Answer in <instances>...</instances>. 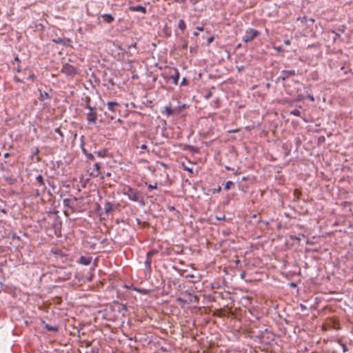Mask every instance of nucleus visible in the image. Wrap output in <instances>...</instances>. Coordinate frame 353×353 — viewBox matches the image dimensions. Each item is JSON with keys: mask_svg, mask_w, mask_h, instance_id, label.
<instances>
[{"mask_svg": "<svg viewBox=\"0 0 353 353\" xmlns=\"http://www.w3.org/2000/svg\"><path fill=\"white\" fill-rule=\"evenodd\" d=\"M90 98L89 97H85V108L89 110L87 113V121L89 124H96L97 120V114L95 109L92 108L90 104Z\"/></svg>", "mask_w": 353, "mask_h": 353, "instance_id": "obj_1", "label": "nucleus"}, {"mask_svg": "<svg viewBox=\"0 0 353 353\" xmlns=\"http://www.w3.org/2000/svg\"><path fill=\"white\" fill-rule=\"evenodd\" d=\"M259 35V32L254 28H249L245 32L242 38L243 41L245 43H250Z\"/></svg>", "mask_w": 353, "mask_h": 353, "instance_id": "obj_2", "label": "nucleus"}, {"mask_svg": "<svg viewBox=\"0 0 353 353\" xmlns=\"http://www.w3.org/2000/svg\"><path fill=\"white\" fill-rule=\"evenodd\" d=\"M123 194L126 195L128 197V199L132 201H139L140 199L139 192L137 190L133 189L129 186L124 188Z\"/></svg>", "mask_w": 353, "mask_h": 353, "instance_id": "obj_3", "label": "nucleus"}, {"mask_svg": "<svg viewBox=\"0 0 353 353\" xmlns=\"http://www.w3.org/2000/svg\"><path fill=\"white\" fill-rule=\"evenodd\" d=\"M77 71L78 69L77 68L69 63H65L61 70L62 73L70 77L74 76L77 73Z\"/></svg>", "mask_w": 353, "mask_h": 353, "instance_id": "obj_4", "label": "nucleus"}, {"mask_svg": "<svg viewBox=\"0 0 353 353\" xmlns=\"http://www.w3.org/2000/svg\"><path fill=\"white\" fill-rule=\"evenodd\" d=\"M89 175L93 178L98 176H100L101 179L105 178L104 175H101V165L99 163H95L94 164V168L90 172Z\"/></svg>", "mask_w": 353, "mask_h": 353, "instance_id": "obj_5", "label": "nucleus"}, {"mask_svg": "<svg viewBox=\"0 0 353 353\" xmlns=\"http://www.w3.org/2000/svg\"><path fill=\"white\" fill-rule=\"evenodd\" d=\"M281 73L283 74L282 77V79L285 81L286 79L289 78L290 77H294L296 74L295 70H283L281 71Z\"/></svg>", "mask_w": 353, "mask_h": 353, "instance_id": "obj_6", "label": "nucleus"}, {"mask_svg": "<svg viewBox=\"0 0 353 353\" xmlns=\"http://www.w3.org/2000/svg\"><path fill=\"white\" fill-rule=\"evenodd\" d=\"M174 73L170 75L171 79L174 85H177L179 79V72L177 69L173 68Z\"/></svg>", "mask_w": 353, "mask_h": 353, "instance_id": "obj_7", "label": "nucleus"}, {"mask_svg": "<svg viewBox=\"0 0 353 353\" xmlns=\"http://www.w3.org/2000/svg\"><path fill=\"white\" fill-rule=\"evenodd\" d=\"M92 256H81L79 260V262L84 265H88L90 264L92 261Z\"/></svg>", "mask_w": 353, "mask_h": 353, "instance_id": "obj_8", "label": "nucleus"}, {"mask_svg": "<svg viewBox=\"0 0 353 353\" xmlns=\"http://www.w3.org/2000/svg\"><path fill=\"white\" fill-rule=\"evenodd\" d=\"M107 106L110 111L115 112L117 111L116 108L119 106V103L116 101H109L107 103Z\"/></svg>", "mask_w": 353, "mask_h": 353, "instance_id": "obj_9", "label": "nucleus"}, {"mask_svg": "<svg viewBox=\"0 0 353 353\" xmlns=\"http://www.w3.org/2000/svg\"><path fill=\"white\" fill-rule=\"evenodd\" d=\"M101 17L104 22L107 23H111L114 21V17L110 14H104L101 15Z\"/></svg>", "mask_w": 353, "mask_h": 353, "instance_id": "obj_10", "label": "nucleus"}, {"mask_svg": "<svg viewBox=\"0 0 353 353\" xmlns=\"http://www.w3.org/2000/svg\"><path fill=\"white\" fill-rule=\"evenodd\" d=\"M130 10L134 11V12H141L143 13L146 12V8L142 6H130L129 8Z\"/></svg>", "mask_w": 353, "mask_h": 353, "instance_id": "obj_11", "label": "nucleus"}, {"mask_svg": "<svg viewBox=\"0 0 353 353\" xmlns=\"http://www.w3.org/2000/svg\"><path fill=\"white\" fill-rule=\"evenodd\" d=\"M112 210V205L110 202L109 201H105V205H104V211L105 213H109L110 212H111Z\"/></svg>", "mask_w": 353, "mask_h": 353, "instance_id": "obj_12", "label": "nucleus"}, {"mask_svg": "<svg viewBox=\"0 0 353 353\" xmlns=\"http://www.w3.org/2000/svg\"><path fill=\"white\" fill-rule=\"evenodd\" d=\"M36 181H37V182L39 183V185L40 186H42L43 188H46V187H45L44 180H43V176H42V175L39 174V175L36 177Z\"/></svg>", "mask_w": 353, "mask_h": 353, "instance_id": "obj_13", "label": "nucleus"}, {"mask_svg": "<svg viewBox=\"0 0 353 353\" xmlns=\"http://www.w3.org/2000/svg\"><path fill=\"white\" fill-rule=\"evenodd\" d=\"M96 154L99 157H101V158H104L107 156L108 154V150L106 149H103V150H101L98 152H95Z\"/></svg>", "mask_w": 353, "mask_h": 353, "instance_id": "obj_14", "label": "nucleus"}, {"mask_svg": "<svg viewBox=\"0 0 353 353\" xmlns=\"http://www.w3.org/2000/svg\"><path fill=\"white\" fill-rule=\"evenodd\" d=\"M178 28L183 32L186 28V24L183 19H180L178 23Z\"/></svg>", "mask_w": 353, "mask_h": 353, "instance_id": "obj_15", "label": "nucleus"}, {"mask_svg": "<svg viewBox=\"0 0 353 353\" xmlns=\"http://www.w3.org/2000/svg\"><path fill=\"white\" fill-rule=\"evenodd\" d=\"M45 327L48 331L57 332L59 330V327L58 326H57V325L56 326H51V325H50L48 323H45Z\"/></svg>", "mask_w": 353, "mask_h": 353, "instance_id": "obj_16", "label": "nucleus"}, {"mask_svg": "<svg viewBox=\"0 0 353 353\" xmlns=\"http://www.w3.org/2000/svg\"><path fill=\"white\" fill-rule=\"evenodd\" d=\"M4 179L10 185L14 184L17 181L16 179L12 176H5Z\"/></svg>", "mask_w": 353, "mask_h": 353, "instance_id": "obj_17", "label": "nucleus"}, {"mask_svg": "<svg viewBox=\"0 0 353 353\" xmlns=\"http://www.w3.org/2000/svg\"><path fill=\"white\" fill-rule=\"evenodd\" d=\"M290 114L294 116L299 117L301 115V112L298 109H294L290 112Z\"/></svg>", "mask_w": 353, "mask_h": 353, "instance_id": "obj_18", "label": "nucleus"}, {"mask_svg": "<svg viewBox=\"0 0 353 353\" xmlns=\"http://www.w3.org/2000/svg\"><path fill=\"white\" fill-rule=\"evenodd\" d=\"M145 265L147 268L150 269L151 266V258L146 257V260L145 261Z\"/></svg>", "mask_w": 353, "mask_h": 353, "instance_id": "obj_19", "label": "nucleus"}, {"mask_svg": "<svg viewBox=\"0 0 353 353\" xmlns=\"http://www.w3.org/2000/svg\"><path fill=\"white\" fill-rule=\"evenodd\" d=\"M158 252L157 250H150L147 253L148 258H151L153 255L156 254Z\"/></svg>", "mask_w": 353, "mask_h": 353, "instance_id": "obj_20", "label": "nucleus"}, {"mask_svg": "<svg viewBox=\"0 0 353 353\" xmlns=\"http://www.w3.org/2000/svg\"><path fill=\"white\" fill-rule=\"evenodd\" d=\"M234 185V183H233L232 181H229L226 182V183H225V189L228 190H229V189L231 188V186H232V185Z\"/></svg>", "mask_w": 353, "mask_h": 353, "instance_id": "obj_21", "label": "nucleus"}, {"mask_svg": "<svg viewBox=\"0 0 353 353\" xmlns=\"http://www.w3.org/2000/svg\"><path fill=\"white\" fill-rule=\"evenodd\" d=\"M165 110L168 115H171L173 113V111L170 107L166 106Z\"/></svg>", "mask_w": 353, "mask_h": 353, "instance_id": "obj_22", "label": "nucleus"}, {"mask_svg": "<svg viewBox=\"0 0 353 353\" xmlns=\"http://www.w3.org/2000/svg\"><path fill=\"white\" fill-rule=\"evenodd\" d=\"M182 165H183V169L185 170H187L188 172H189L191 174L193 173V169L192 168H188V167L185 166L184 163H183Z\"/></svg>", "mask_w": 353, "mask_h": 353, "instance_id": "obj_23", "label": "nucleus"}, {"mask_svg": "<svg viewBox=\"0 0 353 353\" xmlns=\"http://www.w3.org/2000/svg\"><path fill=\"white\" fill-rule=\"evenodd\" d=\"M86 158L89 160H94V155L92 154V153H88L86 155H85Z\"/></svg>", "mask_w": 353, "mask_h": 353, "instance_id": "obj_24", "label": "nucleus"}, {"mask_svg": "<svg viewBox=\"0 0 353 353\" xmlns=\"http://www.w3.org/2000/svg\"><path fill=\"white\" fill-rule=\"evenodd\" d=\"M332 33H333L334 34V41H336V39L340 37V34L339 33H337L336 32H335L334 30H332L331 31Z\"/></svg>", "mask_w": 353, "mask_h": 353, "instance_id": "obj_25", "label": "nucleus"}, {"mask_svg": "<svg viewBox=\"0 0 353 353\" xmlns=\"http://www.w3.org/2000/svg\"><path fill=\"white\" fill-rule=\"evenodd\" d=\"M55 132L58 133L61 138H63V134L62 131L61 130L60 128H55Z\"/></svg>", "mask_w": 353, "mask_h": 353, "instance_id": "obj_26", "label": "nucleus"}, {"mask_svg": "<svg viewBox=\"0 0 353 353\" xmlns=\"http://www.w3.org/2000/svg\"><path fill=\"white\" fill-rule=\"evenodd\" d=\"M41 97L42 100L46 99L49 98V95L47 92H44L43 94H41Z\"/></svg>", "mask_w": 353, "mask_h": 353, "instance_id": "obj_27", "label": "nucleus"}, {"mask_svg": "<svg viewBox=\"0 0 353 353\" xmlns=\"http://www.w3.org/2000/svg\"><path fill=\"white\" fill-rule=\"evenodd\" d=\"M148 188L150 190L157 189V183H155L154 185L150 184V185H148Z\"/></svg>", "mask_w": 353, "mask_h": 353, "instance_id": "obj_28", "label": "nucleus"}, {"mask_svg": "<svg viewBox=\"0 0 353 353\" xmlns=\"http://www.w3.org/2000/svg\"><path fill=\"white\" fill-rule=\"evenodd\" d=\"M28 79H30L34 81L35 79V75L33 73H31L28 75Z\"/></svg>", "mask_w": 353, "mask_h": 353, "instance_id": "obj_29", "label": "nucleus"}, {"mask_svg": "<svg viewBox=\"0 0 353 353\" xmlns=\"http://www.w3.org/2000/svg\"><path fill=\"white\" fill-rule=\"evenodd\" d=\"M14 81L17 83H21L22 81L20 79V78L17 76L14 77Z\"/></svg>", "mask_w": 353, "mask_h": 353, "instance_id": "obj_30", "label": "nucleus"}, {"mask_svg": "<svg viewBox=\"0 0 353 353\" xmlns=\"http://www.w3.org/2000/svg\"><path fill=\"white\" fill-rule=\"evenodd\" d=\"M188 84V81L186 80V79L184 77L183 78L182 81H181V85H187Z\"/></svg>", "mask_w": 353, "mask_h": 353, "instance_id": "obj_31", "label": "nucleus"}, {"mask_svg": "<svg viewBox=\"0 0 353 353\" xmlns=\"http://www.w3.org/2000/svg\"><path fill=\"white\" fill-rule=\"evenodd\" d=\"M214 41V37H210L208 39V44L211 43Z\"/></svg>", "mask_w": 353, "mask_h": 353, "instance_id": "obj_32", "label": "nucleus"}, {"mask_svg": "<svg viewBox=\"0 0 353 353\" xmlns=\"http://www.w3.org/2000/svg\"><path fill=\"white\" fill-rule=\"evenodd\" d=\"M61 251L58 250V249H56L54 251H53V253L56 255H59V254H61Z\"/></svg>", "mask_w": 353, "mask_h": 353, "instance_id": "obj_33", "label": "nucleus"}, {"mask_svg": "<svg viewBox=\"0 0 353 353\" xmlns=\"http://www.w3.org/2000/svg\"><path fill=\"white\" fill-rule=\"evenodd\" d=\"M81 150H82L83 154L85 156L88 153V151L85 150V148H83V147H81Z\"/></svg>", "mask_w": 353, "mask_h": 353, "instance_id": "obj_34", "label": "nucleus"}, {"mask_svg": "<svg viewBox=\"0 0 353 353\" xmlns=\"http://www.w3.org/2000/svg\"><path fill=\"white\" fill-rule=\"evenodd\" d=\"M14 70H15L17 72H20L21 71L19 64H18V65H17V68H14Z\"/></svg>", "mask_w": 353, "mask_h": 353, "instance_id": "obj_35", "label": "nucleus"}, {"mask_svg": "<svg viewBox=\"0 0 353 353\" xmlns=\"http://www.w3.org/2000/svg\"><path fill=\"white\" fill-rule=\"evenodd\" d=\"M140 148L141 150H147L148 147H147V145L145 144H143V145H141Z\"/></svg>", "mask_w": 353, "mask_h": 353, "instance_id": "obj_36", "label": "nucleus"}, {"mask_svg": "<svg viewBox=\"0 0 353 353\" xmlns=\"http://www.w3.org/2000/svg\"><path fill=\"white\" fill-rule=\"evenodd\" d=\"M196 30H198L199 31H203L204 30L203 27V26H197L196 27Z\"/></svg>", "mask_w": 353, "mask_h": 353, "instance_id": "obj_37", "label": "nucleus"}, {"mask_svg": "<svg viewBox=\"0 0 353 353\" xmlns=\"http://www.w3.org/2000/svg\"><path fill=\"white\" fill-rule=\"evenodd\" d=\"M70 202L69 199H64V203L66 205H69L68 203Z\"/></svg>", "mask_w": 353, "mask_h": 353, "instance_id": "obj_38", "label": "nucleus"}, {"mask_svg": "<svg viewBox=\"0 0 353 353\" xmlns=\"http://www.w3.org/2000/svg\"><path fill=\"white\" fill-rule=\"evenodd\" d=\"M284 43L285 45H290V41L289 40H285V41H284Z\"/></svg>", "mask_w": 353, "mask_h": 353, "instance_id": "obj_39", "label": "nucleus"}, {"mask_svg": "<svg viewBox=\"0 0 353 353\" xmlns=\"http://www.w3.org/2000/svg\"><path fill=\"white\" fill-rule=\"evenodd\" d=\"M111 176H112L111 172H107V173L105 174V176H107V177H110Z\"/></svg>", "mask_w": 353, "mask_h": 353, "instance_id": "obj_40", "label": "nucleus"}, {"mask_svg": "<svg viewBox=\"0 0 353 353\" xmlns=\"http://www.w3.org/2000/svg\"><path fill=\"white\" fill-rule=\"evenodd\" d=\"M14 61H17L18 63H19V62H20V60H19V59L18 56L15 57V58H14Z\"/></svg>", "mask_w": 353, "mask_h": 353, "instance_id": "obj_41", "label": "nucleus"}, {"mask_svg": "<svg viewBox=\"0 0 353 353\" xmlns=\"http://www.w3.org/2000/svg\"><path fill=\"white\" fill-rule=\"evenodd\" d=\"M308 97H309V99H310L312 101H314V97H313V96H309Z\"/></svg>", "mask_w": 353, "mask_h": 353, "instance_id": "obj_42", "label": "nucleus"}, {"mask_svg": "<svg viewBox=\"0 0 353 353\" xmlns=\"http://www.w3.org/2000/svg\"><path fill=\"white\" fill-rule=\"evenodd\" d=\"M187 278L190 277V278H193L194 277V275L193 274H188L186 276Z\"/></svg>", "mask_w": 353, "mask_h": 353, "instance_id": "obj_43", "label": "nucleus"}, {"mask_svg": "<svg viewBox=\"0 0 353 353\" xmlns=\"http://www.w3.org/2000/svg\"><path fill=\"white\" fill-rule=\"evenodd\" d=\"M221 186H219L215 191L219 192L221 191Z\"/></svg>", "mask_w": 353, "mask_h": 353, "instance_id": "obj_44", "label": "nucleus"}, {"mask_svg": "<svg viewBox=\"0 0 353 353\" xmlns=\"http://www.w3.org/2000/svg\"><path fill=\"white\" fill-rule=\"evenodd\" d=\"M342 345H343V351L344 352L346 351V346H345V344H342Z\"/></svg>", "mask_w": 353, "mask_h": 353, "instance_id": "obj_45", "label": "nucleus"}, {"mask_svg": "<svg viewBox=\"0 0 353 353\" xmlns=\"http://www.w3.org/2000/svg\"><path fill=\"white\" fill-rule=\"evenodd\" d=\"M238 132V130H230V131H228V132H230H230Z\"/></svg>", "mask_w": 353, "mask_h": 353, "instance_id": "obj_46", "label": "nucleus"}, {"mask_svg": "<svg viewBox=\"0 0 353 353\" xmlns=\"http://www.w3.org/2000/svg\"><path fill=\"white\" fill-rule=\"evenodd\" d=\"M301 307L302 310H305L306 307L305 305H303V304L301 305Z\"/></svg>", "mask_w": 353, "mask_h": 353, "instance_id": "obj_47", "label": "nucleus"}, {"mask_svg": "<svg viewBox=\"0 0 353 353\" xmlns=\"http://www.w3.org/2000/svg\"><path fill=\"white\" fill-rule=\"evenodd\" d=\"M193 34H194V36H196V37H197V36L199 35V34H198L197 32H194V33H193Z\"/></svg>", "mask_w": 353, "mask_h": 353, "instance_id": "obj_48", "label": "nucleus"}, {"mask_svg": "<svg viewBox=\"0 0 353 353\" xmlns=\"http://www.w3.org/2000/svg\"><path fill=\"white\" fill-rule=\"evenodd\" d=\"M8 156H9V153H6V154H4V157H8Z\"/></svg>", "mask_w": 353, "mask_h": 353, "instance_id": "obj_49", "label": "nucleus"}, {"mask_svg": "<svg viewBox=\"0 0 353 353\" xmlns=\"http://www.w3.org/2000/svg\"><path fill=\"white\" fill-rule=\"evenodd\" d=\"M242 180H243V181H246V180H247V178L244 176V177H243V178H242Z\"/></svg>", "mask_w": 353, "mask_h": 353, "instance_id": "obj_50", "label": "nucleus"}, {"mask_svg": "<svg viewBox=\"0 0 353 353\" xmlns=\"http://www.w3.org/2000/svg\"><path fill=\"white\" fill-rule=\"evenodd\" d=\"M178 301H183V299H182L181 298H179V299H178Z\"/></svg>", "mask_w": 353, "mask_h": 353, "instance_id": "obj_51", "label": "nucleus"}, {"mask_svg": "<svg viewBox=\"0 0 353 353\" xmlns=\"http://www.w3.org/2000/svg\"><path fill=\"white\" fill-rule=\"evenodd\" d=\"M225 168H226L227 170H230V167H228V166H226V167H225Z\"/></svg>", "mask_w": 353, "mask_h": 353, "instance_id": "obj_52", "label": "nucleus"}, {"mask_svg": "<svg viewBox=\"0 0 353 353\" xmlns=\"http://www.w3.org/2000/svg\"><path fill=\"white\" fill-rule=\"evenodd\" d=\"M244 274H245L244 273H242V274H241V278H243Z\"/></svg>", "mask_w": 353, "mask_h": 353, "instance_id": "obj_53", "label": "nucleus"}]
</instances>
